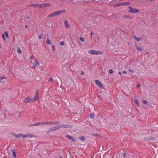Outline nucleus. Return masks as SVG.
<instances>
[{"label":"nucleus","instance_id":"ea45409f","mask_svg":"<svg viewBox=\"0 0 158 158\" xmlns=\"http://www.w3.org/2000/svg\"><path fill=\"white\" fill-rule=\"evenodd\" d=\"M125 3L124 2H122L121 3V6H123L124 5H125Z\"/></svg>","mask_w":158,"mask_h":158},{"label":"nucleus","instance_id":"c756f323","mask_svg":"<svg viewBox=\"0 0 158 158\" xmlns=\"http://www.w3.org/2000/svg\"><path fill=\"white\" fill-rule=\"evenodd\" d=\"M48 81L49 82H53V79L52 78V77L50 78L48 80Z\"/></svg>","mask_w":158,"mask_h":158},{"label":"nucleus","instance_id":"603ef678","mask_svg":"<svg viewBox=\"0 0 158 158\" xmlns=\"http://www.w3.org/2000/svg\"><path fill=\"white\" fill-rule=\"evenodd\" d=\"M124 18H127V16H124Z\"/></svg>","mask_w":158,"mask_h":158},{"label":"nucleus","instance_id":"7ed1b4c3","mask_svg":"<svg viewBox=\"0 0 158 158\" xmlns=\"http://www.w3.org/2000/svg\"><path fill=\"white\" fill-rule=\"evenodd\" d=\"M60 123V122L58 121L56 122H44V124L47 125H58Z\"/></svg>","mask_w":158,"mask_h":158},{"label":"nucleus","instance_id":"5fc2aeb1","mask_svg":"<svg viewBox=\"0 0 158 158\" xmlns=\"http://www.w3.org/2000/svg\"><path fill=\"white\" fill-rule=\"evenodd\" d=\"M92 35H91V36H90V39H91V38H92Z\"/></svg>","mask_w":158,"mask_h":158},{"label":"nucleus","instance_id":"b1692460","mask_svg":"<svg viewBox=\"0 0 158 158\" xmlns=\"http://www.w3.org/2000/svg\"><path fill=\"white\" fill-rule=\"evenodd\" d=\"M40 63L38 61H36L34 64L35 66H38L40 65Z\"/></svg>","mask_w":158,"mask_h":158},{"label":"nucleus","instance_id":"a19ab883","mask_svg":"<svg viewBox=\"0 0 158 158\" xmlns=\"http://www.w3.org/2000/svg\"><path fill=\"white\" fill-rule=\"evenodd\" d=\"M122 73H124V74H126L127 73L125 71V70H123V71L122 72Z\"/></svg>","mask_w":158,"mask_h":158},{"label":"nucleus","instance_id":"3c124183","mask_svg":"<svg viewBox=\"0 0 158 158\" xmlns=\"http://www.w3.org/2000/svg\"><path fill=\"white\" fill-rule=\"evenodd\" d=\"M30 58L31 59H32V56H31V57H30Z\"/></svg>","mask_w":158,"mask_h":158},{"label":"nucleus","instance_id":"79ce46f5","mask_svg":"<svg viewBox=\"0 0 158 158\" xmlns=\"http://www.w3.org/2000/svg\"><path fill=\"white\" fill-rule=\"evenodd\" d=\"M126 156V154L125 153H124L123 154V156L124 157H125Z\"/></svg>","mask_w":158,"mask_h":158},{"label":"nucleus","instance_id":"cd10ccee","mask_svg":"<svg viewBox=\"0 0 158 158\" xmlns=\"http://www.w3.org/2000/svg\"><path fill=\"white\" fill-rule=\"evenodd\" d=\"M94 116V113H92L90 115V118H92Z\"/></svg>","mask_w":158,"mask_h":158},{"label":"nucleus","instance_id":"6ab92c4d","mask_svg":"<svg viewBox=\"0 0 158 158\" xmlns=\"http://www.w3.org/2000/svg\"><path fill=\"white\" fill-rule=\"evenodd\" d=\"M134 102H135V103L137 105V106H139V102H138V100L137 99H134Z\"/></svg>","mask_w":158,"mask_h":158},{"label":"nucleus","instance_id":"a18cd8bd","mask_svg":"<svg viewBox=\"0 0 158 158\" xmlns=\"http://www.w3.org/2000/svg\"><path fill=\"white\" fill-rule=\"evenodd\" d=\"M32 68H33V69H35L36 68H35V65L34 66H33V67H32Z\"/></svg>","mask_w":158,"mask_h":158},{"label":"nucleus","instance_id":"dca6fc26","mask_svg":"<svg viewBox=\"0 0 158 158\" xmlns=\"http://www.w3.org/2000/svg\"><path fill=\"white\" fill-rule=\"evenodd\" d=\"M46 43L47 44H48L49 45H50L51 44L50 41L49 40V38L48 36L47 37V41L46 42Z\"/></svg>","mask_w":158,"mask_h":158},{"label":"nucleus","instance_id":"5701e85b","mask_svg":"<svg viewBox=\"0 0 158 158\" xmlns=\"http://www.w3.org/2000/svg\"><path fill=\"white\" fill-rule=\"evenodd\" d=\"M12 154H13L15 158L16 157V154L15 152V151L14 150H12Z\"/></svg>","mask_w":158,"mask_h":158},{"label":"nucleus","instance_id":"bb28decb","mask_svg":"<svg viewBox=\"0 0 158 158\" xmlns=\"http://www.w3.org/2000/svg\"><path fill=\"white\" fill-rule=\"evenodd\" d=\"M109 73L112 74L113 73V70H112V69H110L109 70Z\"/></svg>","mask_w":158,"mask_h":158},{"label":"nucleus","instance_id":"423d86ee","mask_svg":"<svg viewBox=\"0 0 158 158\" xmlns=\"http://www.w3.org/2000/svg\"><path fill=\"white\" fill-rule=\"evenodd\" d=\"M40 8H44L45 7H49L50 6V4L48 3H44L42 4H40Z\"/></svg>","mask_w":158,"mask_h":158},{"label":"nucleus","instance_id":"a211bd4d","mask_svg":"<svg viewBox=\"0 0 158 158\" xmlns=\"http://www.w3.org/2000/svg\"><path fill=\"white\" fill-rule=\"evenodd\" d=\"M61 127L64 128H66L68 127V125H64L63 124H61L60 125Z\"/></svg>","mask_w":158,"mask_h":158},{"label":"nucleus","instance_id":"49530a36","mask_svg":"<svg viewBox=\"0 0 158 158\" xmlns=\"http://www.w3.org/2000/svg\"><path fill=\"white\" fill-rule=\"evenodd\" d=\"M140 87V85H137V86H136V87L137 88H139Z\"/></svg>","mask_w":158,"mask_h":158},{"label":"nucleus","instance_id":"ddd939ff","mask_svg":"<svg viewBox=\"0 0 158 158\" xmlns=\"http://www.w3.org/2000/svg\"><path fill=\"white\" fill-rule=\"evenodd\" d=\"M64 23L65 25V27L67 28H69L70 26V25L68 23L67 21V20H65L64 22Z\"/></svg>","mask_w":158,"mask_h":158},{"label":"nucleus","instance_id":"8fccbe9b","mask_svg":"<svg viewBox=\"0 0 158 158\" xmlns=\"http://www.w3.org/2000/svg\"><path fill=\"white\" fill-rule=\"evenodd\" d=\"M29 18H30V17H29V16L27 17V19H29Z\"/></svg>","mask_w":158,"mask_h":158},{"label":"nucleus","instance_id":"c9c22d12","mask_svg":"<svg viewBox=\"0 0 158 158\" xmlns=\"http://www.w3.org/2000/svg\"><path fill=\"white\" fill-rule=\"evenodd\" d=\"M143 102L144 104H146L147 103V101L145 100H143Z\"/></svg>","mask_w":158,"mask_h":158},{"label":"nucleus","instance_id":"f8f14e48","mask_svg":"<svg viewBox=\"0 0 158 158\" xmlns=\"http://www.w3.org/2000/svg\"><path fill=\"white\" fill-rule=\"evenodd\" d=\"M66 137L73 142H74L75 141V139L70 135H66Z\"/></svg>","mask_w":158,"mask_h":158},{"label":"nucleus","instance_id":"de8ad7c7","mask_svg":"<svg viewBox=\"0 0 158 158\" xmlns=\"http://www.w3.org/2000/svg\"><path fill=\"white\" fill-rule=\"evenodd\" d=\"M27 25H25V28H27Z\"/></svg>","mask_w":158,"mask_h":158},{"label":"nucleus","instance_id":"0eeeda50","mask_svg":"<svg viewBox=\"0 0 158 158\" xmlns=\"http://www.w3.org/2000/svg\"><path fill=\"white\" fill-rule=\"evenodd\" d=\"M61 128V127H60V125H57L56 126H55L52 127V130L53 131H55L57 130H58L60 128Z\"/></svg>","mask_w":158,"mask_h":158},{"label":"nucleus","instance_id":"c85d7f7f","mask_svg":"<svg viewBox=\"0 0 158 158\" xmlns=\"http://www.w3.org/2000/svg\"><path fill=\"white\" fill-rule=\"evenodd\" d=\"M115 6H117V7L120 6H121V3H117V4H115Z\"/></svg>","mask_w":158,"mask_h":158},{"label":"nucleus","instance_id":"4be33fe9","mask_svg":"<svg viewBox=\"0 0 158 158\" xmlns=\"http://www.w3.org/2000/svg\"><path fill=\"white\" fill-rule=\"evenodd\" d=\"M79 139L81 140H85V138L83 136H80L79 137Z\"/></svg>","mask_w":158,"mask_h":158},{"label":"nucleus","instance_id":"4468645a","mask_svg":"<svg viewBox=\"0 0 158 158\" xmlns=\"http://www.w3.org/2000/svg\"><path fill=\"white\" fill-rule=\"evenodd\" d=\"M135 45L136 48L139 51H141L142 50V48L141 47H139L137 46V45L135 43Z\"/></svg>","mask_w":158,"mask_h":158},{"label":"nucleus","instance_id":"7c9ffc66","mask_svg":"<svg viewBox=\"0 0 158 158\" xmlns=\"http://www.w3.org/2000/svg\"><path fill=\"white\" fill-rule=\"evenodd\" d=\"M2 37L3 38V40L5 41H6V39H5V37L4 36V35L3 34H2Z\"/></svg>","mask_w":158,"mask_h":158},{"label":"nucleus","instance_id":"58836bf2","mask_svg":"<svg viewBox=\"0 0 158 158\" xmlns=\"http://www.w3.org/2000/svg\"><path fill=\"white\" fill-rule=\"evenodd\" d=\"M52 49L53 50V51H55V46L53 45H52Z\"/></svg>","mask_w":158,"mask_h":158},{"label":"nucleus","instance_id":"6e6552de","mask_svg":"<svg viewBox=\"0 0 158 158\" xmlns=\"http://www.w3.org/2000/svg\"><path fill=\"white\" fill-rule=\"evenodd\" d=\"M39 93L38 91H37L35 92V97L33 98V100L34 101H35L37 100L38 99Z\"/></svg>","mask_w":158,"mask_h":158},{"label":"nucleus","instance_id":"9d476101","mask_svg":"<svg viewBox=\"0 0 158 158\" xmlns=\"http://www.w3.org/2000/svg\"><path fill=\"white\" fill-rule=\"evenodd\" d=\"M129 12L131 13H135L136 12H138L139 11L138 10L136 9L131 8V9L129 10Z\"/></svg>","mask_w":158,"mask_h":158},{"label":"nucleus","instance_id":"a878e982","mask_svg":"<svg viewBox=\"0 0 158 158\" xmlns=\"http://www.w3.org/2000/svg\"><path fill=\"white\" fill-rule=\"evenodd\" d=\"M17 52L19 53H21V50L20 49V48H18L17 49Z\"/></svg>","mask_w":158,"mask_h":158},{"label":"nucleus","instance_id":"9b49d317","mask_svg":"<svg viewBox=\"0 0 158 158\" xmlns=\"http://www.w3.org/2000/svg\"><path fill=\"white\" fill-rule=\"evenodd\" d=\"M39 124H44V122H37L35 123L32 124L30 125V126H34L35 125H38Z\"/></svg>","mask_w":158,"mask_h":158},{"label":"nucleus","instance_id":"2f4dec72","mask_svg":"<svg viewBox=\"0 0 158 158\" xmlns=\"http://www.w3.org/2000/svg\"><path fill=\"white\" fill-rule=\"evenodd\" d=\"M42 37V34H40L38 36V38L39 39H41Z\"/></svg>","mask_w":158,"mask_h":158},{"label":"nucleus","instance_id":"37998d69","mask_svg":"<svg viewBox=\"0 0 158 158\" xmlns=\"http://www.w3.org/2000/svg\"><path fill=\"white\" fill-rule=\"evenodd\" d=\"M81 75H84V73L83 72L81 71Z\"/></svg>","mask_w":158,"mask_h":158},{"label":"nucleus","instance_id":"2eb2a0df","mask_svg":"<svg viewBox=\"0 0 158 158\" xmlns=\"http://www.w3.org/2000/svg\"><path fill=\"white\" fill-rule=\"evenodd\" d=\"M62 12V11L61 10L57 11L54 12L55 16L58 15H60Z\"/></svg>","mask_w":158,"mask_h":158},{"label":"nucleus","instance_id":"473e14b6","mask_svg":"<svg viewBox=\"0 0 158 158\" xmlns=\"http://www.w3.org/2000/svg\"><path fill=\"white\" fill-rule=\"evenodd\" d=\"M60 44L61 46H63L64 45V43L63 41H61L60 42Z\"/></svg>","mask_w":158,"mask_h":158},{"label":"nucleus","instance_id":"72a5a7b5","mask_svg":"<svg viewBox=\"0 0 158 158\" xmlns=\"http://www.w3.org/2000/svg\"><path fill=\"white\" fill-rule=\"evenodd\" d=\"M0 78L1 80H2V79H6V77L4 76H1L0 77Z\"/></svg>","mask_w":158,"mask_h":158},{"label":"nucleus","instance_id":"09e8293b","mask_svg":"<svg viewBox=\"0 0 158 158\" xmlns=\"http://www.w3.org/2000/svg\"><path fill=\"white\" fill-rule=\"evenodd\" d=\"M94 34V33H93L92 32H91V35H92L93 34Z\"/></svg>","mask_w":158,"mask_h":158},{"label":"nucleus","instance_id":"c03bdc74","mask_svg":"<svg viewBox=\"0 0 158 158\" xmlns=\"http://www.w3.org/2000/svg\"><path fill=\"white\" fill-rule=\"evenodd\" d=\"M118 74H119V75H121V72H120V71H119V72H118Z\"/></svg>","mask_w":158,"mask_h":158},{"label":"nucleus","instance_id":"864d4df0","mask_svg":"<svg viewBox=\"0 0 158 158\" xmlns=\"http://www.w3.org/2000/svg\"><path fill=\"white\" fill-rule=\"evenodd\" d=\"M59 158H62V157L61 156H60L59 157Z\"/></svg>","mask_w":158,"mask_h":158},{"label":"nucleus","instance_id":"f257e3e1","mask_svg":"<svg viewBox=\"0 0 158 158\" xmlns=\"http://www.w3.org/2000/svg\"><path fill=\"white\" fill-rule=\"evenodd\" d=\"M13 135L16 138H19L20 137H22L23 138H25L27 137H30L32 138L34 136L32 135H31L29 134H27L24 135L21 134H13Z\"/></svg>","mask_w":158,"mask_h":158},{"label":"nucleus","instance_id":"f704fd0d","mask_svg":"<svg viewBox=\"0 0 158 158\" xmlns=\"http://www.w3.org/2000/svg\"><path fill=\"white\" fill-rule=\"evenodd\" d=\"M79 39H80V40L82 42H84V41L83 38L82 37H80Z\"/></svg>","mask_w":158,"mask_h":158},{"label":"nucleus","instance_id":"412c9836","mask_svg":"<svg viewBox=\"0 0 158 158\" xmlns=\"http://www.w3.org/2000/svg\"><path fill=\"white\" fill-rule=\"evenodd\" d=\"M52 131H53L52 128H50L48 129V130L46 131V133L47 134H48Z\"/></svg>","mask_w":158,"mask_h":158},{"label":"nucleus","instance_id":"e433bc0d","mask_svg":"<svg viewBox=\"0 0 158 158\" xmlns=\"http://www.w3.org/2000/svg\"><path fill=\"white\" fill-rule=\"evenodd\" d=\"M128 71H129V72H130V73H133V70L131 69H129L128 70Z\"/></svg>","mask_w":158,"mask_h":158},{"label":"nucleus","instance_id":"4c0bfd02","mask_svg":"<svg viewBox=\"0 0 158 158\" xmlns=\"http://www.w3.org/2000/svg\"><path fill=\"white\" fill-rule=\"evenodd\" d=\"M124 3H125V5H128L130 4V3L129 2H125Z\"/></svg>","mask_w":158,"mask_h":158},{"label":"nucleus","instance_id":"aec40b11","mask_svg":"<svg viewBox=\"0 0 158 158\" xmlns=\"http://www.w3.org/2000/svg\"><path fill=\"white\" fill-rule=\"evenodd\" d=\"M134 37L135 38V39L137 41H139L140 40H141V39L140 38H137L136 37V36L135 35H134Z\"/></svg>","mask_w":158,"mask_h":158},{"label":"nucleus","instance_id":"f3484780","mask_svg":"<svg viewBox=\"0 0 158 158\" xmlns=\"http://www.w3.org/2000/svg\"><path fill=\"white\" fill-rule=\"evenodd\" d=\"M55 16V13L54 12V13H51V14H50V15H48V16L47 17L48 18L53 17H54Z\"/></svg>","mask_w":158,"mask_h":158},{"label":"nucleus","instance_id":"393cba45","mask_svg":"<svg viewBox=\"0 0 158 158\" xmlns=\"http://www.w3.org/2000/svg\"><path fill=\"white\" fill-rule=\"evenodd\" d=\"M4 34L6 37L8 38L9 37L8 33L7 31H5Z\"/></svg>","mask_w":158,"mask_h":158},{"label":"nucleus","instance_id":"39448f33","mask_svg":"<svg viewBox=\"0 0 158 158\" xmlns=\"http://www.w3.org/2000/svg\"><path fill=\"white\" fill-rule=\"evenodd\" d=\"M95 81L97 85H98L99 88L101 89H102L103 88V85L99 81L97 80H95Z\"/></svg>","mask_w":158,"mask_h":158},{"label":"nucleus","instance_id":"f03ea898","mask_svg":"<svg viewBox=\"0 0 158 158\" xmlns=\"http://www.w3.org/2000/svg\"><path fill=\"white\" fill-rule=\"evenodd\" d=\"M88 53L92 55H97L102 54V52L98 50H91L88 52Z\"/></svg>","mask_w":158,"mask_h":158},{"label":"nucleus","instance_id":"20e7f679","mask_svg":"<svg viewBox=\"0 0 158 158\" xmlns=\"http://www.w3.org/2000/svg\"><path fill=\"white\" fill-rule=\"evenodd\" d=\"M40 4H30L27 5V6L28 7H40Z\"/></svg>","mask_w":158,"mask_h":158},{"label":"nucleus","instance_id":"1a4fd4ad","mask_svg":"<svg viewBox=\"0 0 158 158\" xmlns=\"http://www.w3.org/2000/svg\"><path fill=\"white\" fill-rule=\"evenodd\" d=\"M31 99L29 97H26L25 99L23 100V102L24 103H30L31 102Z\"/></svg>","mask_w":158,"mask_h":158}]
</instances>
